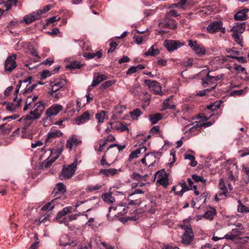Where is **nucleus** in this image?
Masks as SVG:
<instances>
[{
  "label": "nucleus",
  "instance_id": "nucleus-44",
  "mask_svg": "<svg viewBox=\"0 0 249 249\" xmlns=\"http://www.w3.org/2000/svg\"><path fill=\"white\" fill-rule=\"evenodd\" d=\"M130 115L132 119H137L142 114V112L139 109H135L129 112Z\"/></svg>",
  "mask_w": 249,
  "mask_h": 249
},
{
  "label": "nucleus",
  "instance_id": "nucleus-8",
  "mask_svg": "<svg viewBox=\"0 0 249 249\" xmlns=\"http://www.w3.org/2000/svg\"><path fill=\"white\" fill-rule=\"evenodd\" d=\"M16 55L13 54L9 56L4 63V69L6 72H10L17 67L16 62Z\"/></svg>",
  "mask_w": 249,
  "mask_h": 249
},
{
  "label": "nucleus",
  "instance_id": "nucleus-39",
  "mask_svg": "<svg viewBox=\"0 0 249 249\" xmlns=\"http://www.w3.org/2000/svg\"><path fill=\"white\" fill-rule=\"evenodd\" d=\"M184 158L186 160H189L191 161L190 164V166L195 167L197 165V162L195 160V158L194 156L186 153L184 155Z\"/></svg>",
  "mask_w": 249,
  "mask_h": 249
},
{
  "label": "nucleus",
  "instance_id": "nucleus-40",
  "mask_svg": "<svg viewBox=\"0 0 249 249\" xmlns=\"http://www.w3.org/2000/svg\"><path fill=\"white\" fill-rule=\"evenodd\" d=\"M36 20V18L34 16L33 13L30 15H26L23 18V20L27 24H30Z\"/></svg>",
  "mask_w": 249,
  "mask_h": 249
},
{
  "label": "nucleus",
  "instance_id": "nucleus-34",
  "mask_svg": "<svg viewBox=\"0 0 249 249\" xmlns=\"http://www.w3.org/2000/svg\"><path fill=\"white\" fill-rule=\"evenodd\" d=\"M162 118V115L160 113L151 114L149 116V119L152 124L157 123Z\"/></svg>",
  "mask_w": 249,
  "mask_h": 249
},
{
  "label": "nucleus",
  "instance_id": "nucleus-50",
  "mask_svg": "<svg viewBox=\"0 0 249 249\" xmlns=\"http://www.w3.org/2000/svg\"><path fill=\"white\" fill-rule=\"evenodd\" d=\"M102 185L99 184H97L94 185H90L87 187V190L89 192H92L94 191L99 190L101 188Z\"/></svg>",
  "mask_w": 249,
  "mask_h": 249
},
{
  "label": "nucleus",
  "instance_id": "nucleus-24",
  "mask_svg": "<svg viewBox=\"0 0 249 249\" xmlns=\"http://www.w3.org/2000/svg\"><path fill=\"white\" fill-rule=\"evenodd\" d=\"M216 210L214 208H210V210L207 211L203 214V217L209 220H213L214 216L216 214Z\"/></svg>",
  "mask_w": 249,
  "mask_h": 249
},
{
  "label": "nucleus",
  "instance_id": "nucleus-14",
  "mask_svg": "<svg viewBox=\"0 0 249 249\" xmlns=\"http://www.w3.org/2000/svg\"><path fill=\"white\" fill-rule=\"evenodd\" d=\"M249 11V9L244 8L242 10L238 11L234 15V18L235 20H246L248 19V16L247 13Z\"/></svg>",
  "mask_w": 249,
  "mask_h": 249
},
{
  "label": "nucleus",
  "instance_id": "nucleus-55",
  "mask_svg": "<svg viewBox=\"0 0 249 249\" xmlns=\"http://www.w3.org/2000/svg\"><path fill=\"white\" fill-rule=\"evenodd\" d=\"M114 82L112 81H107L104 83H103L101 86H100V89H105L109 87H110L111 86H112L113 85V84H114Z\"/></svg>",
  "mask_w": 249,
  "mask_h": 249
},
{
  "label": "nucleus",
  "instance_id": "nucleus-51",
  "mask_svg": "<svg viewBox=\"0 0 249 249\" xmlns=\"http://www.w3.org/2000/svg\"><path fill=\"white\" fill-rule=\"evenodd\" d=\"M179 16H180V14L178 13L177 11H176L175 10H171L169 11H168V12H167V13L165 15V17L166 18H169L170 17H178Z\"/></svg>",
  "mask_w": 249,
  "mask_h": 249
},
{
  "label": "nucleus",
  "instance_id": "nucleus-45",
  "mask_svg": "<svg viewBox=\"0 0 249 249\" xmlns=\"http://www.w3.org/2000/svg\"><path fill=\"white\" fill-rule=\"evenodd\" d=\"M192 179L195 182H202L204 185L206 184V179H204L202 176H197L196 175H193L192 176Z\"/></svg>",
  "mask_w": 249,
  "mask_h": 249
},
{
  "label": "nucleus",
  "instance_id": "nucleus-41",
  "mask_svg": "<svg viewBox=\"0 0 249 249\" xmlns=\"http://www.w3.org/2000/svg\"><path fill=\"white\" fill-rule=\"evenodd\" d=\"M81 66L82 65L79 62L75 61L70 62L69 64L67 65L66 67L71 69H75L80 68Z\"/></svg>",
  "mask_w": 249,
  "mask_h": 249
},
{
  "label": "nucleus",
  "instance_id": "nucleus-17",
  "mask_svg": "<svg viewBox=\"0 0 249 249\" xmlns=\"http://www.w3.org/2000/svg\"><path fill=\"white\" fill-rule=\"evenodd\" d=\"M245 22H237L230 30L232 34H242L245 30Z\"/></svg>",
  "mask_w": 249,
  "mask_h": 249
},
{
  "label": "nucleus",
  "instance_id": "nucleus-64",
  "mask_svg": "<svg viewBox=\"0 0 249 249\" xmlns=\"http://www.w3.org/2000/svg\"><path fill=\"white\" fill-rule=\"evenodd\" d=\"M118 45V44L116 43L115 42H111L110 43V49L108 50V53L110 52H112L115 50V49L116 48L117 46Z\"/></svg>",
  "mask_w": 249,
  "mask_h": 249
},
{
  "label": "nucleus",
  "instance_id": "nucleus-25",
  "mask_svg": "<svg viewBox=\"0 0 249 249\" xmlns=\"http://www.w3.org/2000/svg\"><path fill=\"white\" fill-rule=\"evenodd\" d=\"M157 175L158 176L157 182L164 187H167L168 184V181L165 175L163 176L157 172Z\"/></svg>",
  "mask_w": 249,
  "mask_h": 249
},
{
  "label": "nucleus",
  "instance_id": "nucleus-56",
  "mask_svg": "<svg viewBox=\"0 0 249 249\" xmlns=\"http://www.w3.org/2000/svg\"><path fill=\"white\" fill-rule=\"evenodd\" d=\"M191 0H180L178 2L179 8L184 9L185 5L186 4L190 5V4H191Z\"/></svg>",
  "mask_w": 249,
  "mask_h": 249
},
{
  "label": "nucleus",
  "instance_id": "nucleus-29",
  "mask_svg": "<svg viewBox=\"0 0 249 249\" xmlns=\"http://www.w3.org/2000/svg\"><path fill=\"white\" fill-rule=\"evenodd\" d=\"M72 207L68 206L65 207L62 210L58 212L56 217V220L61 219L63 216L71 212Z\"/></svg>",
  "mask_w": 249,
  "mask_h": 249
},
{
  "label": "nucleus",
  "instance_id": "nucleus-2",
  "mask_svg": "<svg viewBox=\"0 0 249 249\" xmlns=\"http://www.w3.org/2000/svg\"><path fill=\"white\" fill-rule=\"evenodd\" d=\"M46 104L43 101L39 102L34 104L29 115L26 118L27 120H35L40 118L45 109Z\"/></svg>",
  "mask_w": 249,
  "mask_h": 249
},
{
  "label": "nucleus",
  "instance_id": "nucleus-49",
  "mask_svg": "<svg viewBox=\"0 0 249 249\" xmlns=\"http://www.w3.org/2000/svg\"><path fill=\"white\" fill-rule=\"evenodd\" d=\"M126 146V145L125 144L121 145L117 144H111L107 147L106 152H107V151L110 148H112L114 147H117L118 151L120 152L124 149Z\"/></svg>",
  "mask_w": 249,
  "mask_h": 249
},
{
  "label": "nucleus",
  "instance_id": "nucleus-32",
  "mask_svg": "<svg viewBox=\"0 0 249 249\" xmlns=\"http://www.w3.org/2000/svg\"><path fill=\"white\" fill-rule=\"evenodd\" d=\"M232 37L234 39V40L239 44L241 47H243V37L242 35V34H237L234 33L232 34Z\"/></svg>",
  "mask_w": 249,
  "mask_h": 249
},
{
  "label": "nucleus",
  "instance_id": "nucleus-22",
  "mask_svg": "<svg viewBox=\"0 0 249 249\" xmlns=\"http://www.w3.org/2000/svg\"><path fill=\"white\" fill-rule=\"evenodd\" d=\"M66 191V189L65 185L62 183L59 182L56 184L53 192L56 195L57 194H64Z\"/></svg>",
  "mask_w": 249,
  "mask_h": 249
},
{
  "label": "nucleus",
  "instance_id": "nucleus-9",
  "mask_svg": "<svg viewBox=\"0 0 249 249\" xmlns=\"http://www.w3.org/2000/svg\"><path fill=\"white\" fill-rule=\"evenodd\" d=\"M190 187L187 185L186 181L182 180L178 185L174 186L172 191H174L177 195L181 196L184 193L190 190Z\"/></svg>",
  "mask_w": 249,
  "mask_h": 249
},
{
  "label": "nucleus",
  "instance_id": "nucleus-48",
  "mask_svg": "<svg viewBox=\"0 0 249 249\" xmlns=\"http://www.w3.org/2000/svg\"><path fill=\"white\" fill-rule=\"evenodd\" d=\"M9 125H0V133L9 134L11 130L12 127Z\"/></svg>",
  "mask_w": 249,
  "mask_h": 249
},
{
  "label": "nucleus",
  "instance_id": "nucleus-42",
  "mask_svg": "<svg viewBox=\"0 0 249 249\" xmlns=\"http://www.w3.org/2000/svg\"><path fill=\"white\" fill-rule=\"evenodd\" d=\"M150 133L152 134L160 136V137H163L162 134L161 133V130H160L159 125H155L152 127L150 130Z\"/></svg>",
  "mask_w": 249,
  "mask_h": 249
},
{
  "label": "nucleus",
  "instance_id": "nucleus-11",
  "mask_svg": "<svg viewBox=\"0 0 249 249\" xmlns=\"http://www.w3.org/2000/svg\"><path fill=\"white\" fill-rule=\"evenodd\" d=\"M82 143V140L77 135H73L67 140L66 147L70 150L73 146H77Z\"/></svg>",
  "mask_w": 249,
  "mask_h": 249
},
{
  "label": "nucleus",
  "instance_id": "nucleus-60",
  "mask_svg": "<svg viewBox=\"0 0 249 249\" xmlns=\"http://www.w3.org/2000/svg\"><path fill=\"white\" fill-rule=\"evenodd\" d=\"M38 98L37 96H29L27 97L26 100H25V102L28 103V104L30 103H35V102Z\"/></svg>",
  "mask_w": 249,
  "mask_h": 249
},
{
  "label": "nucleus",
  "instance_id": "nucleus-10",
  "mask_svg": "<svg viewBox=\"0 0 249 249\" xmlns=\"http://www.w3.org/2000/svg\"><path fill=\"white\" fill-rule=\"evenodd\" d=\"M29 125H24L20 130L19 128L16 129L12 133L13 136L19 135L22 138L31 139L32 133L29 128Z\"/></svg>",
  "mask_w": 249,
  "mask_h": 249
},
{
  "label": "nucleus",
  "instance_id": "nucleus-35",
  "mask_svg": "<svg viewBox=\"0 0 249 249\" xmlns=\"http://www.w3.org/2000/svg\"><path fill=\"white\" fill-rule=\"evenodd\" d=\"M63 150V146L60 145L57 146L55 148H53L51 152V155L54 156L56 159H58Z\"/></svg>",
  "mask_w": 249,
  "mask_h": 249
},
{
  "label": "nucleus",
  "instance_id": "nucleus-36",
  "mask_svg": "<svg viewBox=\"0 0 249 249\" xmlns=\"http://www.w3.org/2000/svg\"><path fill=\"white\" fill-rule=\"evenodd\" d=\"M115 139V138L113 135H110L107 136V138H106L105 137L104 139L99 140L98 144H100V146L105 147L108 141H112Z\"/></svg>",
  "mask_w": 249,
  "mask_h": 249
},
{
  "label": "nucleus",
  "instance_id": "nucleus-61",
  "mask_svg": "<svg viewBox=\"0 0 249 249\" xmlns=\"http://www.w3.org/2000/svg\"><path fill=\"white\" fill-rule=\"evenodd\" d=\"M49 220V219L47 216L44 217L43 218H40L39 220H36L35 221V223H36L37 225H40L41 223L45 224L47 221Z\"/></svg>",
  "mask_w": 249,
  "mask_h": 249
},
{
  "label": "nucleus",
  "instance_id": "nucleus-16",
  "mask_svg": "<svg viewBox=\"0 0 249 249\" xmlns=\"http://www.w3.org/2000/svg\"><path fill=\"white\" fill-rule=\"evenodd\" d=\"M195 118L197 120V121H195L194 123L191 124H196L203 125L212 124L211 122H207L209 119V117H206L203 113L196 115Z\"/></svg>",
  "mask_w": 249,
  "mask_h": 249
},
{
  "label": "nucleus",
  "instance_id": "nucleus-13",
  "mask_svg": "<svg viewBox=\"0 0 249 249\" xmlns=\"http://www.w3.org/2000/svg\"><path fill=\"white\" fill-rule=\"evenodd\" d=\"M189 47L197 54H204L206 50L205 48L197 43L196 41L189 40L188 41Z\"/></svg>",
  "mask_w": 249,
  "mask_h": 249
},
{
  "label": "nucleus",
  "instance_id": "nucleus-19",
  "mask_svg": "<svg viewBox=\"0 0 249 249\" xmlns=\"http://www.w3.org/2000/svg\"><path fill=\"white\" fill-rule=\"evenodd\" d=\"M202 72L203 73H205V72H207L206 73V78H202V85L204 87H206V85H213V86L215 85V84H216V82H214L213 81V79L212 78V76L210 75L209 73L210 71L207 72L206 70H203L202 71Z\"/></svg>",
  "mask_w": 249,
  "mask_h": 249
},
{
  "label": "nucleus",
  "instance_id": "nucleus-6",
  "mask_svg": "<svg viewBox=\"0 0 249 249\" xmlns=\"http://www.w3.org/2000/svg\"><path fill=\"white\" fill-rule=\"evenodd\" d=\"M144 83L155 94L160 96L163 95V92L161 90V86L157 81L145 80H144Z\"/></svg>",
  "mask_w": 249,
  "mask_h": 249
},
{
  "label": "nucleus",
  "instance_id": "nucleus-3",
  "mask_svg": "<svg viewBox=\"0 0 249 249\" xmlns=\"http://www.w3.org/2000/svg\"><path fill=\"white\" fill-rule=\"evenodd\" d=\"M62 109L63 107L59 104L51 106L45 112L46 117L42 119L43 122L50 123L52 121V117L56 116Z\"/></svg>",
  "mask_w": 249,
  "mask_h": 249
},
{
  "label": "nucleus",
  "instance_id": "nucleus-33",
  "mask_svg": "<svg viewBox=\"0 0 249 249\" xmlns=\"http://www.w3.org/2000/svg\"><path fill=\"white\" fill-rule=\"evenodd\" d=\"M90 115L89 111L85 112L82 115L78 117L76 119L77 121L80 122L81 123H85L89 120Z\"/></svg>",
  "mask_w": 249,
  "mask_h": 249
},
{
  "label": "nucleus",
  "instance_id": "nucleus-18",
  "mask_svg": "<svg viewBox=\"0 0 249 249\" xmlns=\"http://www.w3.org/2000/svg\"><path fill=\"white\" fill-rule=\"evenodd\" d=\"M63 133L59 130H52L47 134L46 142L52 141V139L61 136Z\"/></svg>",
  "mask_w": 249,
  "mask_h": 249
},
{
  "label": "nucleus",
  "instance_id": "nucleus-4",
  "mask_svg": "<svg viewBox=\"0 0 249 249\" xmlns=\"http://www.w3.org/2000/svg\"><path fill=\"white\" fill-rule=\"evenodd\" d=\"M180 227L184 231V232L182 236V243L185 245H189L194 237V234L191 225L182 224Z\"/></svg>",
  "mask_w": 249,
  "mask_h": 249
},
{
  "label": "nucleus",
  "instance_id": "nucleus-7",
  "mask_svg": "<svg viewBox=\"0 0 249 249\" xmlns=\"http://www.w3.org/2000/svg\"><path fill=\"white\" fill-rule=\"evenodd\" d=\"M184 45V42H182L178 40L166 39L164 41V45L169 52L175 51Z\"/></svg>",
  "mask_w": 249,
  "mask_h": 249
},
{
  "label": "nucleus",
  "instance_id": "nucleus-57",
  "mask_svg": "<svg viewBox=\"0 0 249 249\" xmlns=\"http://www.w3.org/2000/svg\"><path fill=\"white\" fill-rule=\"evenodd\" d=\"M238 203L239 204L237 207L238 212L239 213L245 212L247 207L241 203L240 200H238Z\"/></svg>",
  "mask_w": 249,
  "mask_h": 249
},
{
  "label": "nucleus",
  "instance_id": "nucleus-21",
  "mask_svg": "<svg viewBox=\"0 0 249 249\" xmlns=\"http://www.w3.org/2000/svg\"><path fill=\"white\" fill-rule=\"evenodd\" d=\"M146 150V148L145 146L142 147L133 152H132L129 156L130 160H132L138 158L140 155L142 153H144Z\"/></svg>",
  "mask_w": 249,
  "mask_h": 249
},
{
  "label": "nucleus",
  "instance_id": "nucleus-37",
  "mask_svg": "<svg viewBox=\"0 0 249 249\" xmlns=\"http://www.w3.org/2000/svg\"><path fill=\"white\" fill-rule=\"evenodd\" d=\"M222 103V101L219 100L214 102L213 103L207 106L208 110H212L213 111L216 110L220 108Z\"/></svg>",
  "mask_w": 249,
  "mask_h": 249
},
{
  "label": "nucleus",
  "instance_id": "nucleus-38",
  "mask_svg": "<svg viewBox=\"0 0 249 249\" xmlns=\"http://www.w3.org/2000/svg\"><path fill=\"white\" fill-rule=\"evenodd\" d=\"M56 159H56L54 156L51 155V157L47 158L43 162V166L46 168L49 167L51 166L52 163L55 161Z\"/></svg>",
  "mask_w": 249,
  "mask_h": 249
},
{
  "label": "nucleus",
  "instance_id": "nucleus-43",
  "mask_svg": "<svg viewBox=\"0 0 249 249\" xmlns=\"http://www.w3.org/2000/svg\"><path fill=\"white\" fill-rule=\"evenodd\" d=\"M151 99V96L150 95L148 94V93H145L144 94V96L142 99V107L143 108H145L147 107L149 105V101Z\"/></svg>",
  "mask_w": 249,
  "mask_h": 249
},
{
  "label": "nucleus",
  "instance_id": "nucleus-54",
  "mask_svg": "<svg viewBox=\"0 0 249 249\" xmlns=\"http://www.w3.org/2000/svg\"><path fill=\"white\" fill-rule=\"evenodd\" d=\"M49 94L56 99L60 98L62 96V94L60 93L59 91L53 92L52 89H51V91L49 92Z\"/></svg>",
  "mask_w": 249,
  "mask_h": 249
},
{
  "label": "nucleus",
  "instance_id": "nucleus-31",
  "mask_svg": "<svg viewBox=\"0 0 249 249\" xmlns=\"http://www.w3.org/2000/svg\"><path fill=\"white\" fill-rule=\"evenodd\" d=\"M58 199L57 198H54L53 199L51 202H49L46 203L45 205H44L41 210L43 211H51L53 209L55 206V202Z\"/></svg>",
  "mask_w": 249,
  "mask_h": 249
},
{
  "label": "nucleus",
  "instance_id": "nucleus-30",
  "mask_svg": "<svg viewBox=\"0 0 249 249\" xmlns=\"http://www.w3.org/2000/svg\"><path fill=\"white\" fill-rule=\"evenodd\" d=\"M156 45L152 46L149 50L144 53L146 56H155L158 55L160 53V51L158 48H155Z\"/></svg>",
  "mask_w": 249,
  "mask_h": 249
},
{
  "label": "nucleus",
  "instance_id": "nucleus-27",
  "mask_svg": "<svg viewBox=\"0 0 249 249\" xmlns=\"http://www.w3.org/2000/svg\"><path fill=\"white\" fill-rule=\"evenodd\" d=\"M106 79L107 76L104 74H101L97 77H94L93 79L91 86L95 87L98 85L100 83H101L103 81L106 80Z\"/></svg>",
  "mask_w": 249,
  "mask_h": 249
},
{
  "label": "nucleus",
  "instance_id": "nucleus-26",
  "mask_svg": "<svg viewBox=\"0 0 249 249\" xmlns=\"http://www.w3.org/2000/svg\"><path fill=\"white\" fill-rule=\"evenodd\" d=\"M121 170L119 169L118 171H120ZM100 173L106 176H113L118 173V170L114 168H109L107 169H101Z\"/></svg>",
  "mask_w": 249,
  "mask_h": 249
},
{
  "label": "nucleus",
  "instance_id": "nucleus-15",
  "mask_svg": "<svg viewBox=\"0 0 249 249\" xmlns=\"http://www.w3.org/2000/svg\"><path fill=\"white\" fill-rule=\"evenodd\" d=\"M241 229H234L231 231L224 236V238L227 240H233L238 236H241L244 231H241Z\"/></svg>",
  "mask_w": 249,
  "mask_h": 249
},
{
  "label": "nucleus",
  "instance_id": "nucleus-5",
  "mask_svg": "<svg viewBox=\"0 0 249 249\" xmlns=\"http://www.w3.org/2000/svg\"><path fill=\"white\" fill-rule=\"evenodd\" d=\"M223 24L221 21H213L207 26V31L210 34H214L220 32L224 34L226 33V29L223 26Z\"/></svg>",
  "mask_w": 249,
  "mask_h": 249
},
{
  "label": "nucleus",
  "instance_id": "nucleus-53",
  "mask_svg": "<svg viewBox=\"0 0 249 249\" xmlns=\"http://www.w3.org/2000/svg\"><path fill=\"white\" fill-rule=\"evenodd\" d=\"M37 86V84H33L32 86H29L28 85H27L25 89H24L23 91V94H26V93H29L33 91L34 89Z\"/></svg>",
  "mask_w": 249,
  "mask_h": 249
},
{
  "label": "nucleus",
  "instance_id": "nucleus-47",
  "mask_svg": "<svg viewBox=\"0 0 249 249\" xmlns=\"http://www.w3.org/2000/svg\"><path fill=\"white\" fill-rule=\"evenodd\" d=\"M219 188L224 193H227L228 190L224 183V180L223 178H220L219 181Z\"/></svg>",
  "mask_w": 249,
  "mask_h": 249
},
{
  "label": "nucleus",
  "instance_id": "nucleus-52",
  "mask_svg": "<svg viewBox=\"0 0 249 249\" xmlns=\"http://www.w3.org/2000/svg\"><path fill=\"white\" fill-rule=\"evenodd\" d=\"M163 105L166 108L174 109L176 107L174 105L171 104L170 102L169 98L165 100L163 103Z\"/></svg>",
  "mask_w": 249,
  "mask_h": 249
},
{
  "label": "nucleus",
  "instance_id": "nucleus-46",
  "mask_svg": "<svg viewBox=\"0 0 249 249\" xmlns=\"http://www.w3.org/2000/svg\"><path fill=\"white\" fill-rule=\"evenodd\" d=\"M216 86H217V85L215 84V85L212 87V88L211 89H203L202 90H199L197 93V95L199 96H203L205 95H206L207 92H210V91H212V90H213L214 89H215Z\"/></svg>",
  "mask_w": 249,
  "mask_h": 249
},
{
  "label": "nucleus",
  "instance_id": "nucleus-20",
  "mask_svg": "<svg viewBox=\"0 0 249 249\" xmlns=\"http://www.w3.org/2000/svg\"><path fill=\"white\" fill-rule=\"evenodd\" d=\"M209 125H194V126L189 128V131L186 130V127L185 126L184 128L183 129V131H185V133L189 132L191 133V135H194L196 134H197L198 132L200 131V129H202L203 127H205L206 126H209Z\"/></svg>",
  "mask_w": 249,
  "mask_h": 249
},
{
  "label": "nucleus",
  "instance_id": "nucleus-1",
  "mask_svg": "<svg viewBox=\"0 0 249 249\" xmlns=\"http://www.w3.org/2000/svg\"><path fill=\"white\" fill-rule=\"evenodd\" d=\"M78 161L76 159L73 163L69 165H63L61 172L59 175V178L61 180L68 179L71 178L75 174Z\"/></svg>",
  "mask_w": 249,
  "mask_h": 249
},
{
  "label": "nucleus",
  "instance_id": "nucleus-23",
  "mask_svg": "<svg viewBox=\"0 0 249 249\" xmlns=\"http://www.w3.org/2000/svg\"><path fill=\"white\" fill-rule=\"evenodd\" d=\"M95 118L97 120L98 123H103L104 120L108 119V117L106 114V112L104 110H102L95 114Z\"/></svg>",
  "mask_w": 249,
  "mask_h": 249
},
{
  "label": "nucleus",
  "instance_id": "nucleus-59",
  "mask_svg": "<svg viewBox=\"0 0 249 249\" xmlns=\"http://www.w3.org/2000/svg\"><path fill=\"white\" fill-rule=\"evenodd\" d=\"M115 129L117 131L120 132L127 131L128 132L129 129L127 125H116Z\"/></svg>",
  "mask_w": 249,
  "mask_h": 249
},
{
  "label": "nucleus",
  "instance_id": "nucleus-63",
  "mask_svg": "<svg viewBox=\"0 0 249 249\" xmlns=\"http://www.w3.org/2000/svg\"><path fill=\"white\" fill-rule=\"evenodd\" d=\"M52 74V73L51 71H44L41 73V78L42 79H45L48 76H50Z\"/></svg>",
  "mask_w": 249,
  "mask_h": 249
},
{
  "label": "nucleus",
  "instance_id": "nucleus-62",
  "mask_svg": "<svg viewBox=\"0 0 249 249\" xmlns=\"http://www.w3.org/2000/svg\"><path fill=\"white\" fill-rule=\"evenodd\" d=\"M57 220L58 221L59 223L61 224L63 223L67 226H69L70 224V222L68 220V217H65L64 218L62 217L61 219H59Z\"/></svg>",
  "mask_w": 249,
  "mask_h": 249
},
{
  "label": "nucleus",
  "instance_id": "nucleus-28",
  "mask_svg": "<svg viewBox=\"0 0 249 249\" xmlns=\"http://www.w3.org/2000/svg\"><path fill=\"white\" fill-rule=\"evenodd\" d=\"M101 197L105 202L109 204L113 203L115 201L114 197L110 193L103 194Z\"/></svg>",
  "mask_w": 249,
  "mask_h": 249
},
{
  "label": "nucleus",
  "instance_id": "nucleus-12",
  "mask_svg": "<svg viewBox=\"0 0 249 249\" xmlns=\"http://www.w3.org/2000/svg\"><path fill=\"white\" fill-rule=\"evenodd\" d=\"M66 83V81L64 79H57L50 82V86L53 92L58 91L62 90Z\"/></svg>",
  "mask_w": 249,
  "mask_h": 249
},
{
  "label": "nucleus",
  "instance_id": "nucleus-58",
  "mask_svg": "<svg viewBox=\"0 0 249 249\" xmlns=\"http://www.w3.org/2000/svg\"><path fill=\"white\" fill-rule=\"evenodd\" d=\"M133 41L137 44H141L143 41V36H134Z\"/></svg>",
  "mask_w": 249,
  "mask_h": 249
}]
</instances>
